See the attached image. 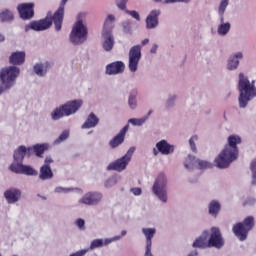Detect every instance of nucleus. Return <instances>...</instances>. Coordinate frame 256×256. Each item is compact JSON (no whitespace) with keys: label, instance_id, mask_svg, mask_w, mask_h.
Returning <instances> with one entry per match:
<instances>
[{"label":"nucleus","instance_id":"nucleus-26","mask_svg":"<svg viewBox=\"0 0 256 256\" xmlns=\"http://www.w3.org/2000/svg\"><path fill=\"white\" fill-rule=\"evenodd\" d=\"M192 246L198 249H207V247H209V242H207V232H204L202 236L197 238Z\"/></svg>","mask_w":256,"mask_h":256},{"label":"nucleus","instance_id":"nucleus-31","mask_svg":"<svg viewBox=\"0 0 256 256\" xmlns=\"http://www.w3.org/2000/svg\"><path fill=\"white\" fill-rule=\"evenodd\" d=\"M23 162H14L10 165L9 169L12 171V173H18L21 175L23 171Z\"/></svg>","mask_w":256,"mask_h":256},{"label":"nucleus","instance_id":"nucleus-16","mask_svg":"<svg viewBox=\"0 0 256 256\" xmlns=\"http://www.w3.org/2000/svg\"><path fill=\"white\" fill-rule=\"evenodd\" d=\"M33 7H35V4L33 3H24L18 5V12L21 19H33V16L35 15Z\"/></svg>","mask_w":256,"mask_h":256},{"label":"nucleus","instance_id":"nucleus-39","mask_svg":"<svg viewBox=\"0 0 256 256\" xmlns=\"http://www.w3.org/2000/svg\"><path fill=\"white\" fill-rule=\"evenodd\" d=\"M69 137L68 131H63L60 136L55 140V143H63Z\"/></svg>","mask_w":256,"mask_h":256},{"label":"nucleus","instance_id":"nucleus-11","mask_svg":"<svg viewBox=\"0 0 256 256\" xmlns=\"http://www.w3.org/2000/svg\"><path fill=\"white\" fill-rule=\"evenodd\" d=\"M139 61H141V45H135L130 48L129 51V63L128 67L131 73H135L139 67Z\"/></svg>","mask_w":256,"mask_h":256},{"label":"nucleus","instance_id":"nucleus-36","mask_svg":"<svg viewBox=\"0 0 256 256\" xmlns=\"http://www.w3.org/2000/svg\"><path fill=\"white\" fill-rule=\"evenodd\" d=\"M148 117H143V118H140V119H137V118H131L129 120V123H131L132 125L134 126H138V127H141V125H143V123H145V121H147Z\"/></svg>","mask_w":256,"mask_h":256},{"label":"nucleus","instance_id":"nucleus-29","mask_svg":"<svg viewBox=\"0 0 256 256\" xmlns=\"http://www.w3.org/2000/svg\"><path fill=\"white\" fill-rule=\"evenodd\" d=\"M110 243V240H105V242H103V239H95L90 244V251H93V249H97L99 247H103V245H109Z\"/></svg>","mask_w":256,"mask_h":256},{"label":"nucleus","instance_id":"nucleus-25","mask_svg":"<svg viewBox=\"0 0 256 256\" xmlns=\"http://www.w3.org/2000/svg\"><path fill=\"white\" fill-rule=\"evenodd\" d=\"M39 179H41L42 181L53 179V170H51V166H48V165L41 166Z\"/></svg>","mask_w":256,"mask_h":256},{"label":"nucleus","instance_id":"nucleus-52","mask_svg":"<svg viewBox=\"0 0 256 256\" xmlns=\"http://www.w3.org/2000/svg\"><path fill=\"white\" fill-rule=\"evenodd\" d=\"M185 168H186V169H189V164H185Z\"/></svg>","mask_w":256,"mask_h":256},{"label":"nucleus","instance_id":"nucleus-54","mask_svg":"<svg viewBox=\"0 0 256 256\" xmlns=\"http://www.w3.org/2000/svg\"><path fill=\"white\" fill-rule=\"evenodd\" d=\"M156 3H159V1H161V0H154Z\"/></svg>","mask_w":256,"mask_h":256},{"label":"nucleus","instance_id":"nucleus-3","mask_svg":"<svg viewBox=\"0 0 256 256\" xmlns=\"http://www.w3.org/2000/svg\"><path fill=\"white\" fill-rule=\"evenodd\" d=\"M238 91L239 95V105L242 109L247 107L249 101H251L252 97H256V88H255V80L252 82L249 81V78L245 76V74H239L238 81Z\"/></svg>","mask_w":256,"mask_h":256},{"label":"nucleus","instance_id":"nucleus-55","mask_svg":"<svg viewBox=\"0 0 256 256\" xmlns=\"http://www.w3.org/2000/svg\"><path fill=\"white\" fill-rule=\"evenodd\" d=\"M0 256H2V255L0 254Z\"/></svg>","mask_w":256,"mask_h":256},{"label":"nucleus","instance_id":"nucleus-47","mask_svg":"<svg viewBox=\"0 0 256 256\" xmlns=\"http://www.w3.org/2000/svg\"><path fill=\"white\" fill-rule=\"evenodd\" d=\"M51 163H53V159L51 157H47L44 161V165H47L48 167Z\"/></svg>","mask_w":256,"mask_h":256},{"label":"nucleus","instance_id":"nucleus-32","mask_svg":"<svg viewBox=\"0 0 256 256\" xmlns=\"http://www.w3.org/2000/svg\"><path fill=\"white\" fill-rule=\"evenodd\" d=\"M21 175H29V176H37V170H34L33 167L28 166V165H24L22 167V172Z\"/></svg>","mask_w":256,"mask_h":256},{"label":"nucleus","instance_id":"nucleus-2","mask_svg":"<svg viewBox=\"0 0 256 256\" xmlns=\"http://www.w3.org/2000/svg\"><path fill=\"white\" fill-rule=\"evenodd\" d=\"M67 1L68 0H62L60 6L52 16L48 14L44 19L31 22V29H33V31H45L54 23L55 30L61 31L63 28V19H65V5H67Z\"/></svg>","mask_w":256,"mask_h":256},{"label":"nucleus","instance_id":"nucleus-19","mask_svg":"<svg viewBox=\"0 0 256 256\" xmlns=\"http://www.w3.org/2000/svg\"><path fill=\"white\" fill-rule=\"evenodd\" d=\"M5 199L8 203H17L21 199V191L19 189L11 188L4 192Z\"/></svg>","mask_w":256,"mask_h":256},{"label":"nucleus","instance_id":"nucleus-17","mask_svg":"<svg viewBox=\"0 0 256 256\" xmlns=\"http://www.w3.org/2000/svg\"><path fill=\"white\" fill-rule=\"evenodd\" d=\"M123 71H125V63L121 61L112 62L106 66L107 75H119Z\"/></svg>","mask_w":256,"mask_h":256},{"label":"nucleus","instance_id":"nucleus-6","mask_svg":"<svg viewBox=\"0 0 256 256\" xmlns=\"http://www.w3.org/2000/svg\"><path fill=\"white\" fill-rule=\"evenodd\" d=\"M83 105L82 100L69 101L64 105L56 108L52 113L51 117L53 121H59L62 117H69L79 111V108Z\"/></svg>","mask_w":256,"mask_h":256},{"label":"nucleus","instance_id":"nucleus-53","mask_svg":"<svg viewBox=\"0 0 256 256\" xmlns=\"http://www.w3.org/2000/svg\"><path fill=\"white\" fill-rule=\"evenodd\" d=\"M151 113H153V111H152V110H150V111L148 112V116H149V115H151Z\"/></svg>","mask_w":256,"mask_h":256},{"label":"nucleus","instance_id":"nucleus-23","mask_svg":"<svg viewBox=\"0 0 256 256\" xmlns=\"http://www.w3.org/2000/svg\"><path fill=\"white\" fill-rule=\"evenodd\" d=\"M97 125H99V118L92 112L82 125V129H93V127H97Z\"/></svg>","mask_w":256,"mask_h":256},{"label":"nucleus","instance_id":"nucleus-45","mask_svg":"<svg viewBox=\"0 0 256 256\" xmlns=\"http://www.w3.org/2000/svg\"><path fill=\"white\" fill-rule=\"evenodd\" d=\"M76 225L77 227H79V229H85V220L83 219H78L76 221Z\"/></svg>","mask_w":256,"mask_h":256},{"label":"nucleus","instance_id":"nucleus-50","mask_svg":"<svg viewBox=\"0 0 256 256\" xmlns=\"http://www.w3.org/2000/svg\"><path fill=\"white\" fill-rule=\"evenodd\" d=\"M3 41H5V36H3L2 34H0V43H3Z\"/></svg>","mask_w":256,"mask_h":256},{"label":"nucleus","instance_id":"nucleus-46","mask_svg":"<svg viewBox=\"0 0 256 256\" xmlns=\"http://www.w3.org/2000/svg\"><path fill=\"white\" fill-rule=\"evenodd\" d=\"M130 191H131V193H133V195H136V196L141 195V193H142L141 188H131Z\"/></svg>","mask_w":256,"mask_h":256},{"label":"nucleus","instance_id":"nucleus-51","mask_svg":"<svg viewBox=\"0 0 256 256\" xmlns=\"http://www.w3.org/2000/svg\"><path fill=\"white\" fill-rule=\"evenodd\" d=\"M125 235H127V231L124 230V231L121 232V236L125 237Z\"/></svg>","mask_w":256,"mask_h":256},{"label":"nucleus","instance_id":"nucleus-24","mask_svg":"<svg viewBox=\"0 0 256 256\" xmlns=\"http://www.w3.org/2000/svg\"><path fill=\"white\" fill-rule=\"evenodd\" d=\"M239 59H243V53L238 52L234 56H231L228 59V69L229 71H233L239 67Z\"/></svg>","mask_w":256,"mask_h":256},{"label":"nucleus","instance_id":"nucleus-33","mask_svg":"<svg viewBox=\"0 0 256 256\" xmlns=\"http://www.w3.org/2000/svg\"><path fill=\"white\" fill-rule=\"evenodd\" d=\"M137 97V91H133L128 99V104L131 109H135L137 107V100L135 99Z\"/></svg>","mask_w":256,"mask_h":256},{"label":"nucleus","instance_id":"nucleus-27","mask_svg":"<svg viewBox=\"0 0 256 256\" xmlns=\"http://www.w3.org/2000/svg\"><path fill=\"white\" fill-rule=\"evenodd\" d=\"M45 145L41 144H36L33 147L28 148V157H30V155H36L37 157H41V155H43V153H45Z\"/></svg>","mask_w":256,"mask_h":256},{"label":"nucleus","instance_id":"nucleus-12","mask_svg":"<svg viewBox=\"0 0 256 256\" xmlns=\"http://www.w3.org/2000/svg\"><path fill=\"white\" fill-rule=\"evenodd\" d=\"M225 245L223 242V236H221V230L217 227L211 228V235L208 240V247H216V249H221Z\"/></svg>","mask_w":256,"mask_h":256},{"label":"nucleus","instance_id":"nucleus-4","mask_svg":"<svg viewBox=\"0 0 256 256\" xmlns=\"http://www.w3.org/2000/svg\"><path fill=\"white\" fill-rule=\"evenodd\" d=\"M20 70L17 66H9L0 72V95L5 91L11 89L15 85L17 77H19Z\"/></svg>","mask_w":256,"mask_h":256},{"label":"nucleus","instance_id":"nucleus-41","mask_svg":"<svg viewBox=\"0 0 256 256\" xmlns=\"http://www.w3.org/2000/svg\"><path fill=\"white\" fill-rule=\"evenodd\" d=\"M199 169H211V163L207 161L200 160L198 162Z\"/></svg>","mask_w":256,"mask_h":256},{"label":"nucleus","instance_id":"nucleus-13","mask_svg":"<svg viewBox=\"0 0 256 256\" xmlns=\"http://www.w3.org/2000/svg\"><path fill=\"white\" fill-rule=\"evenodd\" d=\"M103 199V194L99 192H88L80 200L82 205H99Z\"/></svg>","mask_w":256,"mask_h":256},{"label":"nucleus","instance_id":"nucleus-5","mask_svg":"<svg viewBox=\"0 0 256 256\" xmlns=\"http://www.w3.org/2000/svg\"><path fill=\"white\" fill-rule=\"evenodd\" d=\"M83 17H85L84 13L78 14V20L72 28L70 41L73 45H81V43H85V41H87V35L89 32L87 30V26L83 24Z\"/></svg>","mask_w":256,"mask_h":256},{"label":"nucleus","instance_id":"nucleus-1","mask_svg":"<svg viewBox=\"0 0 256 256\" xmlns=\"http://www.w3.org/2000/svg\"><path fill=\"white\" fill-rule=\"evenodd\" d=\"M241 137L237 135H230L228 137V144L224 147L222 152L215 159L216 166L219 169H227L239 157V148Z\"/></svg>","mask_w":256,"mask_h":256},{"label":"nucleus","instance_id":"nucleus-38","mask_svg":"<svg viewBox=\"0 0 256 256\" xmlns=\"http://www.w3.org/2000/svg\"><path fill=\"white\" fill-rule=\"evenodd\" d=\"M250 169L253 173L252 185H256V159L251 163Z\"/></svg>","mask_w":256,"mask_h":256},{"label":"nucleus","instance_id":"nucleus-40","mask_svg":"<svg viewBox=\"0 0 256 256\" xmlns=\"http://www.w3.org/2000/svg\"><path fill=\"white\" fill-rule=\"evenodd\" d=\"M197 139H199L197 137V135H194L189 140L190 147H191V150L193 151V153H197V146L195 145V141H197Z\"/></svg>","mask_w":256,"mask_h":256},{"label":"nucleus","instance_id":"nucleus-49","mask_svg":"<svg viewBox=\"0 0 256 256\" xmlns=\"http://www.w3.org/2000/svg\"><path fill=\"white\" fill-rule=\"evenodd\" d=\"M148 43H149V39L146 38V39H144V40L142 41V46H145V45H147Z\"/></svg>","mask_w":256,"mask_h":256},{"label":"nucleus","instance_id":"nucleus-35","mask_svg":"<svg viewBox=\"0 0 256 256\" xmlns=\"http://www.w3.org/2000/svg\"><path fill=\"white\" fill-rule=\"evenodd\" d=\"M34 73H36V75H39V77H43V75L47 73V69H45V66H43L42 64H36L34 66Z\"/></svg>","mask_w":256,"mask_h":256},{"label":"nucleus","instance_id":"nucleus-9","mask_svg":"<svg viewBox=\"0 0 256 256\" xmlns=\"http://www.w3.org/2000/svg\"><path fill=\"white\" fill-rule=\"evenodd\" d=\"M133 153H135V148H130L127 153L122 156L120 159H117L114 162H111L107 166L108 171H118L121 173V171H125L127 169V166L129 165V162L131 161V158L133 157Z\"/></svg>","mask_w":256,"mask_h":256},{"label":"nucleus","instance_id":"nucleus-34","mask_svg":"<svg viewBox=\"0 0 256 256\" xmlns=\"http://www.w3.org/2000/svg\"><path fill=\"white\" fill-rule=\"evenodd\" d=\"M230 29H231V24L224 23L218 27V33L219 35H227Z\"/></svg>","mask_w":256,"mask_h":256},{"label":"nucleus","instance_id":"nucleus-15","mask_svg":"<svg viewBox=\"0 0 256 256\" xmlns=\"http://www.w3.org/2000/svg\"><path fill=\"white\" fill-rule=\"evenodd\" d=\"M175 151V148L173 145L168 144L167 140H161L156 144V148L153 149L154 156L157 157L159 153L162 155H170V153H173Z\"/></svg>","mask_w":256,"mask_h":256},{"label":"nucleus","instance_id":"nucleus-20","mask_svg":"<svg viewBox=\"0 0 256 256\" xmlns=\"http://www.w3.org/2000/svg\"><path fill=\"white\" fill-rule=\"evenodd\" d=\"M117 7L121 9V11H126L128 15H131L133 19H136V21H141V16H139V12L135 10H127V0H118L116 2Z\"/></svg>","mask_w":256,"mask_h":256},{"label":"nucleus","instance_id":"nucleus-30","mask_svg":"<svg viewBox=\"0 0 256 256\" xmlns=\"http://www.w3.org/2000/svg\"><path fill=\"white\" fill-rule=\"evenodd\" d=\"M0 21L2 23H7L9 21H13V13L9 10H4L0 12Z\"/></svg>","mask_w":256,"mask_h":256},{"label":"nucleus","instance_id":"nucleus-7","mask_svg":"<svg viewBox=\"0 0 256 256\" xmlns=\"http://www.w3.org/2000/svg\"><path fill=\"white\" fill-rule=\"evenodd\" d=\"M115 21V16L109 14L104 22V27L102 31L103 49L106 51H111L115 45V38L113 37V22Z\"/></svg>","mask_w":256,"mask_h":256},{"label":"nucleus","instance_id":"nucleus-18","mask_svg":"<svg viewBox=\"0 0 256 256\" xmlns=\"http://www.w3.org/2000/svg\"><path fill=\"white\" fill-rule=\"evenodd\" d=\"M159 15L161 10H152L146 18L147 29H155L159 25Z\"/></svg>","mask_w":256,"mask_h":256},{"label":"nucleus","instance_id":"nucleus-21","mask_svg":"<svg viewBox=\"0 0 256 256\" xmlns=\"http://www.w3.org/2000/svg\"><path fill=\"white\" fill-rule=\"evenodd\" d=\"M9 61L11 65H23L25 63V52H13Z\"/></svg>","mask_w":256,"mask_h":256},{"label":"nucleus","instance_id":"nucleus-42","mask_svg":"<svg viewBox=\"0 0 256 256\" xmlns=\"http://www.w3.org/2000/svg\"><path fill=\"white\" fill-rule=\"evenodd\" d=\"M124 33H131V23L123 22L122 24Z\"/></svg>","mask_w":256,"mask_h":256},{"label":"nucleus","instance_id":"nucleus-37","mask_svg":"<svg viewBox=\"0 0 256 256\" xmlns=\"http://www.w3.org/2000/svg\"><path fill=\"white\" fill-rule=\"evenodd\" d=\"M227 5H229V0H222L219 6V14L224 15L225 10L227 9Z\"/></svg>","mask_w":256,"mask_h":256},{"label":"nucleus","instance_id":"nucleus-28","mask_svg":"<svg viewBox=\"0 0 256 256\" xmlns=\"http://www.w3.org/2000/svg\"><path fill=\"white\" fill-rule=\"evenodd\" d=\"M209 214L212 217H217L219 215V211H221V204L217 200H212L208 206Z\"/></svg>","mask_w":256,"mask_h":256},{"label":"nucleus","instance_id":"nucleus-44","mask_svg":"<svg viewBox=\"0 0 256 256\" xmlns=\"http://www.w3.org/2000/svg\"><path fill=\"white\" fill-rule=\"evenodd\" d=\"M191 0H165V3H189Z\"/></svg>","mask_w":256,"mask_h":256},{"label":"nucleus","instance_id":"nucleus-22","mask_svg":"<svg viewBox=\"0 0 256 256\" xmlns=\"http://www.w3.org/2000/svg\"><path fill=\"white\" fill-rule=\"evenodd\" d=\"M26 154L29 155V148L27 149L25 146H19V148L14 151L13 155L15 163H23Z\"/></svg>","mask_w":256,"mask_h":256},{"label":"nucleus","instance_id":"nucleus-43","mask_svg":"<svg viewBox=\"0 0 256 256\" xmlns=\"http://www.w3.org/2000/svg\"><path fill=\"white\" fill-rule=\"evenodd\" d=\"M71 188H63L61 186L55 188V193H69Z\"/></svg>","mask_w":256,"mask_h":256},{"label":"nucleus","instance_id":"nucleus-14","mask_svg":"<svg viewBox=\"0 0 256 256\" xmlns=\"http://www.w3.org/2000/svg\"><path fill=\"white\" fill-rule=\"evenodd\" d=\"M127 131H129V124L124 126L120 130V132L109 141V146L111 147V149H117L119 145H123V143L125 142V135H127Z\"/></svg>","mask_w":256,"mask_h":256},{"label":"nucleus","instance_id":"nucleus-10","mask_svg":"<svg viewBox=\"0 0 256 256\" xmlns=\"http://www.w3.org/2000/svg\"><path fill=\"white\" fill-rule=\"evenodd\" d=\"M165 187H167V179L165 174L160 173L153 185L152 191L163 203H167V190H165Z\"/></svg>","mask_w":256,"mask_h":256},{"label":"nucleus","instance_id":"nucleus-8","mask_svg":"<svg viewBox=\"0 0 256 256\" xmlns=\"http://www.w3.org/2000/svg\"><path fill=\"white\" fill-rule=\"evenodd\" d=\"M254 227L255 218L253 216H248L242 222L236 223L233 226L232 231L240 241H245V239H247V235H249V231H251Z\"/></svg>","mask_w":256,"mask_h":256},{"label":"nucleus","instance_id":"nucleus-48","mask_svg":"<svg viewBox=\"0 0 256 256\" xmlns=\"http://www.w3.org/2000/svg\"><path fill=\"white\" fill-rule=\"evenodd\" d=\"M158 46L157 44H154L150 50L151 53H157Z\"/></svg>","mask_w":256,"mask_h":256}]
</instances>
